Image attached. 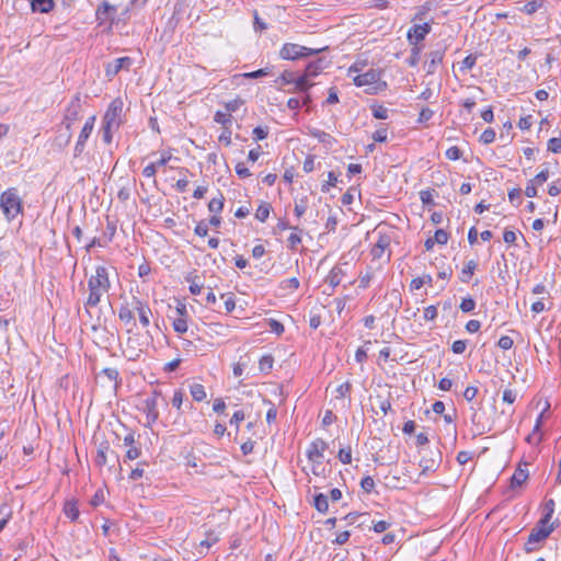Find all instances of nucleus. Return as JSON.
Returning a JSON list of instances; mask_svg holds the SVG:
<instances>
[{
	"label": "nucleus",
	"instance_id": "nucleus-20",
	"mask_svg": "<svg viewBox=\"0 0 561 561\" xmlns=\"http://www.w3.org/2000/svg\"><path fill=\"white\" fill-rule=\"evenodd\" d=\"M302 229H300L298 226H295L291 228V233L287 238V248L291 251H297L298 247L301 244Z\"/></svg>",
	"mask_w": 561,
	"mask_h": 561
},
{
	"label": "nucleus",
	"instance_id": "nucleus-60",
	"mask_svg": "<svg viewBox=\"0 0 561 561\" xmlns=\"http://www.w3.org/2000/svg\"><path fill=\"white\" fill-rule=\"evenodd\" d=\"M461 150L457 146L448 148L445 152L446 158L451 161H456L461 158Z\"/></svg>",
	"mask_w": 561,
	"mask_h": 561
},
{
	"label": "nucleus",
	"instance_id": "nucleus-46",
	"mask_svg": "<svg viewBox=\"0 0 561 561\" xmlns=\"http://www.w3.org/2000/svg\"><path fill=\"white\" fill-rule=\"evenodd\" d=\"M298 287H299V280L297 277L287 278L280 283L282 289L294 291V290L298 289Z\"/></svg>",
	"mask_w": 561,
	"mask_h": 561
},
{
	"label": "nucleus",
	"instance_id": "nucleus-40",
	"mask_svg": "<svg viewBox=\"0 0 561 561\" xmlns=\"http://www.w3.org/2000/svg\"><path fill=\"white\" fill-rule=\"evenodd\" d=\"M421 50H422V47L417 46V45H414L411 49V55L410 57L407 59V62L411 66V67H414L416 66L419 62H420V59H421Z\"/></svg>",
	"mask_w": 561,
	"mask_h": 561
},
{
	"label": "nucleus",
	"instance_id": "nucleus-21",
	"mask_svg": "<svg viewBox=\"0 0 561 561\" xmlns=\"http://www.w3.org/2000/svg\"><path fill=\"white\" fill-rule=\"evenodd\" d=\"M344 272L340 266H333L329 272L325 282L332 287L335 288L339 286L343 279Z\"/></svg>",
	"mask_w": 561,
	"mask_h": 561
},
{
	"label": "nucleus",
	"instance_id": "nucleus-33",
	"mask_svg": "<svg viewBox=\"0 0 561 561\" xmlns=\"http://www.w3.org/2000/svg\"><path fill=\"white\" fill-rule=\"evenodd\" d=\"M214 121L226 128L232 124V116L228 112L217 111L214 115Z\"/></svg>",
	"mask_w": 561,
	"mask_h": 561
},
{
	"label": "nucleus",
	"instance_id": "nucleus-4",
	"mask_svg": "<svg viewBox=\"0 0 561 561\" xmlns=\"http://www.w3.org/2000/svg\"><path fill=\"white\" fill-rule=\"evenodd\" d=\"M556 522L551 524H541L539 520L536 526L531 529L527 541L524 545V551L531 553L540 548V543L543 542L554 530Z\"/></svg>",
	"mask_w": 561,
	"mask_h": 561
},
{
	"label": "nucleus",
	"instance_id": "nucleus-25",
	"mask_svg": "<svg viewBox=\"0 0 561 561\" xmlns=\"http://www.w3.org/2000/svg\"><path fill=\"white\" fill-rule=\"evenodd\" d=\"M115 12V8L107 2H103L96 10V20L100 23L110 19L111 13Z\"/></svg>",
	"mask_w": 561,
	"mask_h": 561
},
{
	"label": "nucleus",
	"instance_id": "nucleus-49",
	"mask_svg": "<svg viewBox=\"0 0 561 561\" xmlns=\"http://www.w3.org/2000/svg\"><path fill=\"white\" fill-rule=\"evenodd\" d=\"M433 190H422L420 192V199L423 203V205H435L434 197H433Z\"/></svg>",
	"mask_w": 561,
	"mask_h": 561
},
{
	"label": "nucleus",
	"instance_id": "nucleus-62",
	"mask_svg": "<svg viewBox=\"0 0 561 561\" xmlns=\"http://www.w3.org/2000/svg\"><path fill=\"white\" fill-rule=\"evenodd\" d=\"M267 135H268L267 127L257 126L252 131L253 139L256 141L265 139L267 137Z\"/></svg>",
	"mask_w": 561,
	"mask_h": 561
},
{
	"label": "nucleus",
	"instance_id": "nucleus-15",
	"mask_svg": "<svg viewBox=\"0 0 561 561\" xmlns=\"http://www.w3.org/2000/svg\"><path fill=\"white\" fill-rule=\"evenodd\" d=\"M331 64L327 58L320 57L313 61H310L305 69V73L310 77H317L321 71L329 67Z\"/></svg>",
	"mask_w": 561,
	"mask_h": 561
},
{
	"label": "nucleus",
	"instance_id": "nucleus-22",
	"mask_svg": "<svg viewBox=\"0 0 561 561\" xmlns=\"http://www.w3.org/2000/svg\"><path fill=\"white\" fill-rule=\"evenodd\" d=\"M53 0H32L31 8L33 12L48 13L54 9Z\"/></svg>",
	"mask_w": 561,
	"mask_h": 561
},
{
	"label": "nucleus",
	"instance_id": "nucleus-63",
	"mask_svg": "<svg viewBox=\"0 0 561 561\" xmlns=\"http://www.w3.org/2000/svg\"><path fill=\"white\" fill-rule=\"evenodd\" d=\"M437 307L432 305L424 309L423 317L426 321H433L437 318Z\"/></svg>",
	"mask_w": 561,
	"mask_h": 561
},
{
	"label": "nucleus",
	"instance_id": "nucleus-61",
	"mask_svg": "<svg viewBox=\"0 0 561 561\" xmlns=\"http://www.w3.org/2000/svg\"><path fill=\"white\" fill-rule=\"evenodd\" d=\"M514 345V341L508 335H503L497 341V346L504 351L511 350Z\"/></svg>",
	"mask_w": 561,
	"mask_h": 561
},
{
	"label": "nucleus",
	"instance_id": "nucleus-41",
	"mask_svg": "<svg viewBox=\"0 0 561 561\" xmlns=\"http://www.w3.org/2000/svg\"><path fill=\"white\" fill-rule=\"evenodd\" d=\"M351 391H352V383L350 381H345L336 388V398L343 399V398L350 397Z\"/></svg>",
	"mask_w": 561,
	"mask_h": 561
},
{
	"label": "nucleus",
	"instance_id": "nucleus-56",
	"mask_svg": "<svg viewBox=\"0 0 561 561\" xmlns=\"http://www.w3.org/2000/svg\"><path fill=\"white\" fill-rule=\"evenodd\" d=\"M448 238H449V234L447 231H445L444 229H438L435 231L433 239H434L435 243L444 245L448 242Z\"/></svg>",
	"mask_w": 561,
	"mask_h": 561
},
{
	"label": "nucleus",
	"instance_id": "nucleus-57",
	"mask_svg": "<svg viewBox=\"0 0 561 561\" xmlns=\"http://www.w3.org/2000/svg\"><path fill=\"white\" fill-rule=\"evenodd\" d=\"M339 460L344 463V465H347V463H351L352 461V450H351V447H347V448H341L340 451H339Z\"/></svg>",
	"mask_w": 561,
	"mask_h": 561
},
{
	"label": "nucleus",
	"instance_id": "nucleus-13",
	"mask_svg": "<svg viewBox=\"0 0 561 561\" xmlns=\"http://www.w3.org/2000/svg\"><path fill=\"white\" fill-rule=\"evenodd\" d=\"M219 535L215 530H208L198 545L195 546V550L199 556H206L209 549L219 541Z\"/></svg>",
	"mask_w": 561,
	"mask_h": 561
},
{
	"label": "nucleus",
	"instance_id": "nucleus-39",
	"mask_svg": "<svg viewBox=\"0 0 561 561\" xmlns=\"http://www.w3.org/2000/svg\"><path fill=\"white\" fill-rule=\"evenodd\" d=\"M274 358L271 355L263 356L259 362V368L262 373H270L273 368Z\"/></svg>",
	"mask_w": 561,
	"mask_h": 561
},
{
	"label": "nucleus",
	"instance_id": "nucleus-26",
	"mask_svg": "<svg viewBox=\"0 0 561 561\" xmlns=\"http://www.w3.org/2000/svg\"><path fill=\"white\" fill-rule=\"evenodd\" d=\"M198 279H199V277H198V275H197V274H195V273H190V274L185 277V280H186L187 283H190V287H188V289H190V293H191L192 295H199V294H201V291H202L203 284H201V283L198 282Z\"/></svg>",
	"mask_w": 561,
	"mask_h": 561
},
{
	"label": "nucleus",
	"instance_id": "nucleus-18",
	"mask_svg": "<svg viewBox=\"0 0 561 561\" xmlns=\"http://www.w3.org/2000/svg\"><path fill=\"white\" fill-rule=\"evenodd\" d=\"M445 56V49H435L428 54V64H427V72H435L438 65L443 62V58Z\"/></svg>",
	"mask_w": 561,
	"mask_h": 561
},
{
	"label": "nucleus",
	"instance_id": "nucleus-6",
	"mask_svg": "<svg viewBox=\"0 0 561 561\" xmlns=\"http://www.w3.org/2000/svg\"><path fill=\"white\" fill-rule=\"evenodd\" d=\"M123 107L124 103L122 99H114L107 106L105 114L102 119V124L114 126L115 130H118L123 124Z\"/></svg>",
	"mask_w": 561,
	"mask_h": 561
},
{
	"label": "nucleus",
	"instance_id": "nucleus-42",
	"mask_svg": "<svg viewBox=\"0 0 561 561\" xmlns=\"http://www.w3.org/2000/svg\"><path fill=\"white\" fill-rule=\"evenodd\" d=\"M183 401H184V392L182 389H176L173 393V397H172V405L179 411L181 412L182 410V405H183Z\"/></svg>",
	"mask_w": 561,
	"mask_h": 561
},
{
	"label": "nucleus",
	"instance_id": "nucleus-35",
	"mask_svg": "<svg viewBox=\"0 0 561 561\" xmlns=\"http://www.w3.org/2000/svg\"><path fill=\"white\" fill-rule=\"evenodd\" d=\"M224 196L221 193H219V197H214L208 203V209L210 213H214L215 215L219 214L224 208Z\"/></svg>",
	"mask_w": 561,
	"mask_h": 561
},
{
	"label": "nucleus",
	"instance_id": "nucleus-34",
	"mask_svg": "<svg viewBox=\"0 0 561 561\" xmlns=\"http://www.w3.org/2000/svg\"><path fill=\"white\" fill-rule=\"evenodd\" d=\"M118 318L124 323H130L134 321V312L128 305H122L118 309Z\"/></svg>",
	"mask_w": 561,
	"mask_h": 561
},
{
	"label": "nucleus",
	"instance_id": "nucleus-2",
	"mask_svg": "<svg viewBox=\"0 0 561 561\" xmlns=\"http://www.w3.org/2000/svg\"><path fill=\"white\" fill-rule=\"evenodd\" d=\"M383 71L381 69L369 68L363 73L353 77V83L356 87H367L368 94H378L387 90L388 84L381 79Z\"/></svg>",
	"mask_w": 561,
	"mask_h": 561
},
{
	"label": "nucleus",
	"instance_id": "nucleus-14",
	"mask_svg": "<svg viewBox=\"0 0 561 561\" xmlns=\"http://www.w3.org/2000/svg\"><path fill=\"white\" fill-rule=\"evenodd\" d=\"M391 243V237L388 233H383L378 231V239L375 245L373 247L370 253L374 259H380L385 251L389 249Z\"/></svg>",
	"mask_w": 561,
	"mask_h": 561
},
{
	"label": "nucleus",
	"instance_id": "nucleus-5",
	"mask_svg": "<svg viewBox=\"0 0 561 561\" xmlns=\"http://www.w3.org/2000/svg\"><path fill=\"white\" fill-rule=\"evenodd\" d=\"M328 48V46L321 48H309L295 43H285L279 49L278 55L283 60H298L318 55Z\"/></svg>",
	"mask_w": 561,
	"mask_h": 561
},
{
	"label": "nucleus",
	"instance_id": "nucleus-10",
	"mask_svg": "<svg viewBox=\"0 0 561 561\" xmlns=\"http://www.w3.org/2000/svg\"><path fill=\"white\" fill-rule=\"evenodd\" d=\"M431 457H422V459L420 460V463L419 466L421 467L422 469V473L423 474H427L428 472H435L439 466H440V462H442V455H440V451H436V453H431Z\"/></svg>",
	"mask_w": 561,
	"mask_h": 561
},
{
	"label": "nucleus",
	"instance_id": "nucleus-43",
	"mask_svg": "<svg viewBox=\"0 0 561 561\" xmlns=\"http://www.w3.org/2000/svg\"><path fill=\"white\" fill-rule=\"evenodd\" d=\"M244 101L241 98H236L231 101L225 103L226 111L231 115V113L237 112L241 105H243Z\"/></svg>",
	"mask_w": 561,
	"mask_h": 561
},
{
	"label": "nucleus",
	"instance_id": "nucleus-31",
	"mask_svg": "<svg viewBox=\"0 0 561 561\" xmlns=\"http://www.w3.org/2000/svg\"><path fill=\"white\" fill-rule=\"evenodd\" d=\"M545 4V0H530L526 2L522 11L528 15L536 13Z\"/></svg>",
	"mask_w": 561,
	"mask_h": 561
},
{
	"label": "nucleus",
	"instance_id": "nucleus-45",
	"mask_svg": "<svg viewBox=\"0 0 561 561\" xmlns=\"http://www.w3.org/2000/svg\"><path fill=\"white\" fill-rule=\"evenodd\" d=\"M495 130L493 128H486L480 136V141L484 145H490L495 140Z\"/></svg>",
	"mask_w": 561,
	"mask_h": 561
},
{
	"label": "nucleus",
	"instance_id": "nucleus-1",
	"mask_svg": "<svg viewBox=\"0 0 561 561\" xmlns=\"http://www.w3.org/2000/svg\"><path fill=\"white\" fill-rule=\"evenodd\" d=\"M108 268L104 265L95 267V274L88 279L89 295L84 302L85 308H94L101 302L104 294L111 289Z\"/></svg>",
	"mask_w": 561,
	"mask_h": 561
},
{
	"label": "nucleus",
	"instance_id": "nucleus-29",
	"mask_svg": "<svg viewBox=\"0 0 561 561\" xmlns=\"http://www.w3.org/2000/svg\"><path fill=\"white\" fill-rule=\"evenodd\" d=\"M554 507H556L554 500L549 499L545 502V513H543L542 517L539 519V520H541V524H551L550 520L554 513Z\"/></svg>",
	"mask_w": 561,
	"mask_h": 561
},
{
	"label": "nucleus",
	"instance_id": "nucleus-8",
	"mask_svg": "<svg viewBox=\"0 0 561 561\" xmlns=\"http://www.w3.org/2000/svg\"><path fill=\"white\" fill-rule=\"evenodd\" d=\"M81 113V99L80 95H75L68 106L66 107L62 125L66 129H71L72 125L79 119Z\"/></svg>",
	"mask_w": 561,
	"mask_h": 561
},
{
	"label": "nucleus",
	"instance_id": "nucleus-17",
	"mask_svg": "<svg viewBox=\"0 0 561 561\" xmlns=\"http://www.w3.org/2000/svg\"><path fill=\"white\" fill-rule=\"evenodd\" d=\"M528 470L519 465L511 477L510 488L515 489L522 486L528 480Z\"/></svg>",
	"mask_w": 561,
	"mask_h": 561
},
{
	"label": "nucleus",
	"instance_id": "nucleus-3",
	"mask_svg": "<svg viewBox=\"0 0 561 561\" xmlns=\"http://www.w3.org/2000/svg\"><path fill=\"white\" fill-rule=\"evenodd\" d=\"M0 209L4 218L11 222L23 211V202L18 188L9 187L0 195Z\"/></svg>",
	"mask_w": 561,
	"mask_h": 561
},
{
	"label": "nucleus",
	"instance_id": "nucleus-64",
	"mask_svg": "<svg viewBox=\"0 0 561 561\" xmlns=\"http://www.w3.org/2000/svg\"><path fill=\"white\" fill-rule=\"evenodd\" d=\"M141 455V448L140 446H131L127 449L125 458L128 460H135L139 458Z\"/></svg>",
	"mask_w": 561,
	"mask_h": 561
},
{
	"label": "nucleus",
	"instance_id": "nucleus-38",
	"mask_svg": "<svg viewBox=\"0 0 561 561\" xmlns=\"http://www.w3.org/2000/svg\"><path fill=\"white\" fill-rule=\"evenodd\" d=\"M173 329L176 333L183 334L188 330L187 319L184 318H174L172 322Z\"/></svg>",
	"mask_w": 561,
	"mask_h": 561
},
{
	"label": "nucleus",
	"instance_id": "nucleus-11",
	"mask_svg": "<svg viewBox=\"0 0 561 561\" xmlns=\"http://www.w3.org/2000/svg\"><path fill=\"white\" fill-rule=\"evenodd\" d=\"M133 308L138 312L139 321L142 327L150 324V317L152 314L148 304L140 300L138 297H133Z\"/></svg>",
	"mask_w": 561,
	"mask_h": 561
},
{
	"label": "nucleus",
	"instance_id": "nucleus-27",
	"mask_svg": "<svg viewBox=\"0 0 561 561\" xmlns=\"http://www.w3.org/2000/svg\"><path fill=\"white\" fill-rule=\"evenodd\" d=\"M108 450H110V444L107 442H103L100 444V446L98 448L96 457H95L96 466L103 467L106 463V461H107L106 453Z\"/></svg>",
	"mask_w": 561,
	"mask_h": 561
},
{
	"label": "nucleus",
	"instance_id": "nucleus-51",
	"mask_svg": "<svg viewBox=\"0 0 561 561\" xmlns=\"http://www.w3.org/2000/svg\"><path fill=\"white\" fill-rule=\"evenodd\" d=\"M388 138L387 135V127L385 125H381L374 134L373 139L376 142H386Z\"/></svg>",
	"mask_w": 561,
	"mask_h": 561
},
{
	"label": "nucleus",
	"instance_id": "nucleus-24",
	"mask_svg": "<svg viewBox=\"0 0 561 561\" xmlns=\"http://www.w3.org/2000/svg\"><path fill=\"white\" fill-rule=\"evenodd\" d=\"M190 393L196 402H202L207 398L206 389L202 383L194 382L190 385Z\"/></svg>",
	"mask_w": 561,
	"mask_h": 561
},
{
	"label": "nucleus",
	"instance_id": "nucleus-52",
	"mask_svg": "<svg viewBox=\"0 0 561 561\" xmlns=\"http://www.w3.org/2000/svg\"><path fill=\"white\" fill-rule=\"evenodd\" d=\"M548 150L553 153L561 152V137H553L548 140L547 144Z\"/></svg>",
	"mask_w": 561,
	"mask_h": 561
},
{
	"label": "nucleus",
	"instance_id": "nucleus-48",
	"mask_svg": "<svg viewBox=\"0 0 561 561\" xmlns=\"http://www.w3.org/2000/svg\"><path fill=\"white\" fill-rule=\"evenodd\" d=\"M312 466H311V472L317 476V477H321V476H324V467H323V459H313V460H309Z\"/></svg>",
	"mask_w": 561,
	"mask_h": 561
},
{
	"label": "nucleus",
	"instance_id": "nucleus-32",
	"mask_svg": "<svg viewBox=\"0 0 561 561\" xmlns=\"http://www.w3.org/2000/svg\"><path fill=\"white\" fill-rule=\"evenodd\" d=\"M271 209L272 207L268 203H261L255 211V218L261 222H265L270 216Z\"/></svg>",
	"mask_w": 561,
	"mask_h": 561
},
{
	"label": "nucleus",
	"instance_id": "nucleus-58",
	"mask_svg": "<svg viewBox=\"0 0 561 561\" xmlns=\"http://www.w3.org/2000/svg\"><path fill=\"white\" fill-rule=\"evenodd\" d=\"M264 403L270 404V409L267 410V413H266V421H267V423L271 424L277 417V409L271 400H264Z\"/></svg>",
	"mask_w": 561,
	"mask_h": 561
},
{
	"label": "nucleus",
	"instance_id": "nucleus-36",
	"mask_svg": "<svg viewBox=\"0 0 561 561\" xmlns=\"http://www.w3.org/2000/svg\"><path fill=\"white\" fill-rule=\"evenodd\" d=\"M101 374L103 376H105L110 381H113L114 382V387L115 389L118 387V385L121 383V380H119V374H118V370L116 368H104Z\"/></svg>",
	"mask_w": 561,
	"mask_h": 561
},
{
	"label": "nucleus",
	"instance_id": "nucleus-53",
	"mask_svg": "<svg viewBox=\"0 0 561 561\" xmlns=\"http://www.w3.org/2000/svg\"><path fill=\"white\" fill-rule=\"evenodd\" d=\"M267 324H268V328L271 330V332L277 334V335H282L284 333V325L275 320V319H268L267 320Z\"/></svg>",
	"mask_w": 561,
	"mask_h": 561
},
{
	"label": "nucleus",
	"instance_id": "nucleus-28",
	"mask_svg": "<svg viewBox=\"0 0 561 561\" xmlns=\"http://www.w3.org/2000/svg\"><path fill=\"white\" fill-rule=\"evenodd\" d=\"M478 264L476 261L470 260L466 263L465 267L461 271L460 280L462 283H468L473 275Z\"/></svg>",
	"mask_w": 561,
	"mask_h": 561
},
{
	"label": "nucleus",
	"instance_id": "nucleus-55",
	"mask_svg": "<svg viewBox=\"0 0 561 561\" xmlns=\"http://www.w3.org/2000/svg\"><path fill=\"white\" fill-rule=\"evenodd\" d=\"M360 486L366 493H371L375 489V481L371 477L366 476L360 481Z\"/></svg>",
	"mask_w": 561,
	"mask_h": 561
},
{
	"label": "nucleus",
	"instance_id": "nucleus-59",
	"mask_svg": "<svg viewBox=\"0 0 561 561\" xmlns=\"http://www.w3.org/2000/svg\"><path fill=\"white\" fill-rule=\"evenodd\" d=\"M296 77L294 71L285 70L282 72L278 80L284 84H294Z\"/></svg>",
	"mask_w": 561,
	"mask_h": 561
},
{
	"label": "nucleus",
	"instance_id": "nucleus-37",
	"mask_svg": "<svg viewBox=\"0 0 561 561\" xmlns=\"http://www.w3.org/2000/svg\"><path fill=\"white\" fill-rule=\"evenodd\" d=\"M373 116L377 119H387L389 110L381 104H374L371 106Z\"/></svg>",
	"mask_w": 561,
	"mask_h": 561
},
{
	"label": "nucleus",
	"instance_id": "nucleus-54",
	"mask_svg": "<svg viewBox=\"0 0 561 561\" xmlns=\"http://www.w3.org/2000/svg\"><path fill=\"white\" fill-rule=\"evenodd\" d=\"M462 312H471L476 308V301L471 297H466L459 306Z\"/></svg>",
	"mask_w": 561,
	"mask_h": 561
},
{
	"label": "nucleus",
	"instance_id": "nucleus-19",
	"mask_svg": "<svg viewBox=\"0 0 561 561\" xmlns=\"http://www.w3.org/2000/svg\"><path fill=\"white\" fill-rule=\"evenodd\" d=\"M310 77H308L305 72L300 76H297L294 82V89L290 92H302L307 93L308 90L313 87V82L310 81Z\"/></svg>",
	"mask_w": 561,
	"mask_h": 561
},
{
	"label": "nucleus",
	"instance_id": "nucleus-9",
	"mask_svg": "<svg viewBox=\"0 0 561 561\" xmlns=\"http://www.w3.org/2000/svg\"><path fill=\"white\" fill-rule=\"evenodd\" d=\"M133 65L130 57L116 58L105 66V76L111 80L119 73L121 70H129Z\"/></svg>",
	"mask_w": 561,
	"mask_h": 561
},
{
	"label": "nucleus",
	"instance_id": "nucleus-7",
	"mask_svg": "<svg viewBox=\"0 0 561 561\" xmlns=\"http://www.w3.org/2000/svg\"><path fill=\"white\" fill-rule=\"evenodd\" d=\"M161 396L160 390H153L150 396L142 401L141 410L146 414L148 425L154 424L159 419L158 400Z\"/></svg>",
	"mask_w": 561,
	"mask_h": 561
},
{
	"label": "nucleus",
	"instance_id": "nucleus-50",
	"mask_svg": "<svg viewBox=\"0 0 561 561\" xmlns=\"http://www.w3.org/2000/svg\"><path fill=\"white\" fill-rule=\"evenodd\" d=\"M476 62H477V57L474 55L470 54L467 57H465L463 60L461 61L460 70L461 71L470 70L474 67Z\"/></svg>",
	"mask_w": 561,
	"mask_h": 561
},
{
	"label": "nucleus",
	"instance_id": "nucleus-47",
	"mask_svg": "<svg viewBox=\"0 0 561 561\" xmlns=\"http://www.w3.org/2000/svg\"><path fill=\"white\" fill-rule=\"evenodd\" d=\"M114 131H116L114 126L102 124V139L105 144L110 145L112 142Z\"/></svg>",
	"mask_w": 561,
	"mask_h": 561
},
{
	"label": "nucleus",
	"instance_id": "nucleus-12",
	"mask_svg": "<svg viewBox=\"0 0 561 561\" xmlns=\"http://www.w3.org/2000/svg\"><path fill=\"white\" fill-rule=\"evenodd\" d=\"M432 26L430 23L425 22L423 24H415L408 32V38L411 44H415L422 42L425 36L431 32Z\"/></svg>",
	"mask_w": 561,
	"mask_h": 561
},
{
	"label": "nucleus",
	"instance_id": "nucleus-23",
	"mask_svg": "<svg viewBox=\"0 0 561 561\" xmlns=\"http://www.w3.org/2000/svg\"><path fill=\"white\" fill-rule=\"evenodd\" d=\"M64 514L71 520L76 522L79 518L80 512L77 502L73 500L66 501L64 504Z\"/></svg>",
	"mask_w": 561,
	"mask_h": 561
},
{
	"label": "nucleus",
	"instance_id": "nucleus-44",
	"mask_svg": "<svg viewBox=\"0 0 561 561\" xmlns=\"http://www.w3.org/2000/svg\"><path fill=\"white\" fill-rule=\"evenodd\" d=\"M268 75H271V70L268 68H262L255 71L242 73L241 76L247 79H259Z\"/></svg>",
	"mask_w": 561,
	"mask_h": 561
},
{
	"label": "nucleus",
	"instance_id": "nucleus-30",
	"mask_svg": "<svg viewBox=\"0 0 561 561\" xmlns=\"http://www.w3.org/2000/svg\"><path fill=\"white\" fill-rule=\"evenodd\" d=\"M313 503H314V507L318 512H320L322 514L328 512L329 501H328V496L324 495L323 493L317 494L314 496Z\"/></svg>",
	"mask_w": 561,
	"mask_h": 561
},
{
	"label": "nucleus",
	"instance_id": "nucleus-16",
	"mask_svg": "<svg viewBox=\"0 0 561 561\" xmlns=\"http://www.w3.org/2000/svg\"><path fill=\"white\" fill-rule=\"evenodd\" d=\"M328 444L323 439H316L307 450L308 460L323 459Z\"/></svg>",
	"mask_w": 561,
	"mask_h": 561
}]
</instances>
